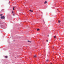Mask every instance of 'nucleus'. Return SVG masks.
Wrapping results in <instances>:
<instances>
[{"mask_svg": "<svg viewBox=\"0 0 64 64\" xmlns=\"http://www.w3.org/2000/svg\"><path fill=\"white\" fill-rule=\"evenodd\" d=\"M1 19H4L5 18V16H2L1 17H0Z\"/></svg>", "mask_w": 64, "mask_h": 64, "instance_id": "1", "label": "nucleus"}, {"mask_svg": "<svg viewBox=\"0 0 64 64\" xmlns=\"http://www.w3.org/2000/svg\"><path fill=\"white\" fill-rule=\"evenodd\" d=\"M34 58H36V57H37V56L36 55H35L34 56Z\"/></svg>", "mask_w": 64, "mask_h": 64, "instance_id": "2", "label": "nucleus"}, {"mask_svg": "<svg viewBox=\"0 0 64 64\" xmlns=\"http://www.w3.org/2000/svg\"><path fill=\"white\" fill-rule=\"evenodd\" d=\"M31 12H33V10H29Z\"/></svg>", "mask_w": 64, "mask_h": 64, "instance_id": "3", "label": "nucleus"}, {"mask_svg": "<svg viewBox=\"0 0 64 64\" xmlns=\"http://www.w3.org/2000/svg\"><path fill=\"white\" fill-rule=\"evenodd\" d=\"M44 4H46V3H47V1H46L44 2Z\"/></svg>", "mask_w": 64, "mask_h": 64, "instance_id": "4", "label": "nucleus"}, {"mask_svg": "<svg viewBox=\"0 0 64 64\" xmlns=\"http://www.w3.org/2000/svg\"><path fill=\"white\" fill-rule=\"evenodd\" d=\"M28 42H30V43H31V42L29 40H28Z\"/></svg>", "mask_w": 64, "mask_h": 64, "instance_id": "5", "label": "nucleus"}, {"mask_svg": "<svg viewBox=\"0 0 64 64\" xmlns=\"http://www.w3.org/2000/svg\"><path fill=\"white\" fill-rule=\"evenodd\" d=\"M36 30L37 31H39L40 30L39 28L37 29Z\"/></svg>", "mask_w": 64, "mask_h": 64, "instance_id": "6", "label": "nucleus"}, {"mask_svg": "<svg viewBox=\"0 0 64 64\" xmlns=\"http://www.w3.org/2000/svg\"><path fill=\"white\" fill-rule=\"evenodd\" d=\"M48 61H49V60L48 59L46 60V62H48Z\"/></svg>", "mask_w": 64, "mask_h": 64, "instance_id": "7", "label": "nucleus"}, {"mask_svg": "<svg viewBox=\"0 0 64 64\" xmlns=\"http://www.w3.org/2000/svg\"><path fill=\"white\" fill-rule=\"evenodd\" d=\"M2 15H3V14H1L0 15V16H1V17H2Z\"/></svg>", "mask_w": 64, "mask_h": 64, "instance_id": "8", "label": "nucleus"}, {"mask_svg": "<svg viewBox=\"0 0 64 64\" xmlns=\"http://www.w3.org/2000/svg\"><path fill=\"white\" fill-rule=\"evenodd\" d=\"M14 8H15V7H13V10H15V9H14Z\"/></svg>", "mask_w": 64, "mask_h": 64, "instance_id": "9", "label": "nucleus"}, {"mask_svg": "<svg viewBox=\"0 0 64 64\" xmlns=\"http://www.w3.org/2000/svg\"><path fill=\"white\" fill-rule=\"evenodd\" d=\"M5 58H8V56H5Z\"/></svg>", "mask_w": 64, "mask_h": 64, "instance_id": "10", "label": "nucleus"}, {"mask_svg": "<svg viewBox=\"0 0 64 64\" xmlns=\"http://www.w3.org/2000/svg\"><path fill=\"white\" fill-rule=\"evenodd\" d=\"M58 23H60V20H59L58 21Z\"/></svg>", "mask_w": 64, "mask_h": 64, "instance_id": "11", "label": "nucleus"}, {"mask_svg": "<svg viewBox=\"0 0 64 64\" xmlns=\"http://www.w3.org/2000/svg\"><path fill=\"white\" fill-rule=\"evenodd\" d=\"M54 38H56V36H54Z\"/></svg>", "mask_w": 64, "mask_h": 64, "instance_id": "12", "label": "nucleus"}, {"mask_svg": "<svg viewBox=\"0 0 64 64\" xmlns=\"http://www.w3.org/2000/svg\"><path fill=\"white\" fill-rule=\"evenodd\" d=\"M13 16H15V14H13Z\"/></svg>", "mask_w": 64, "mask_h": 64, "instance_id": "13", "label": "nucleus"}, {"mask_svg": "<svg viewBox=\"0 0 64 64\" xmlns=\"http://www.w3.org/2000/svg\"><path fill=\"white\" fill-rule=\"evenodd\" d=\"M14 12H13V11H12V13H13Z\"/></svg>", "mask_w": 64, "mask_h": 64, "instance_id": "14", "label": "nucleus"}, {"mask_svg": "<svg viewBox=\"0 0 64 64\" xmlns=\"http://www.w3.org/2000/svg\"><path fill=\"white\" fill-rule=\"evenodd\" d=\"M46 42H48V40H46Z\"/></svg>", "mask_w": 64, "mask_h": 64, "instance_id": "15", "label": "nucleus"}, {"mask_svg": "<svg viewBox=\"0 0 64 64\" xmlns=\"http://www.w3.org/2000/svg\"><path fill=\"white\" fill-rule=\"evenodd\" d=\"M43 20L44 21V23H45V22H44V20Z\"/></svg>", "mask_w": 64, "mask_h": 64, "instance_id": "16", "label": "nucleus"}, {"mask_svg": "<svg viewBox=\"0 0 64 64\" xmlns=\"http://www.w3.org/2000/svg\"><path fill=\"white\" fill-rule=\"evenodd\" d=\"M9 2V3H10V2Z\"/></svg>", "mask_w": 64, "mask_h": 64, "instance_id": "17", "label": "nucleus"}, {"mask_svg": "<svg viewBox=\"0 0 64 64\" xmlns=\"http://www.w3.org/2000/svg\"><path fill=\"white\" fill-rule=\"evenodd\" d=\"M48 37H49V35H48Z\"/></svg>", "mask_w": 64, "mask_h": 64, "instance_id": "18", "label": "nucleus"}, {"mask_svg": "<svg viewBox=\"0 0 64 64\" xmlns=\"http://www.w3.org/2000/svg\"><path fill=\"white\" fill-rule=\"evenodd\" d=\"M51 64H52V63H51Z\"/></svg>", "mask_w": 64, "mask_h": 64, "instance_id": "19", "label": "nucleus"}]
</instances>
